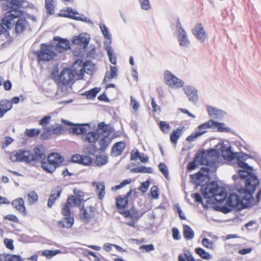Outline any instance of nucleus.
I'll use <instances>...</instances> for the list:
<instances>
[{
	"mask_svg": "<svg viewBox=\"0 0 261 261\" xmlns=\"http://www.w3.org/2000/svg\"><path fill=\"white\" fill-rule=\"evenodd\" d=\"M203 194L205 198H214L217 202L219 203L223 202L227 195L226 189L219 187L215 181H211L206 185Z\"/></svg>",
	"mask_w": 261,
	"mask_h": 261,
	"instance_id": "4",
	"label": "nucleus"
},
{
	"mask_svg": "<svg viewBox=\"0 0 261 261\" xmlns=\"http://www.w3.org/2000/svg\"><path fill=\"white\" fill-rule=\"evenodd\" d=\"M13 206L19 212L21 213L23 215H25V207L24 206V201L22 198H18L12 202Z\"/></svg>",
	"mask_w": 261,
	"mask_h": 261,
	"instance_id": "26",
	"label": "nucleus"
},
{
	"mask_svg": "<svg viewBox=\"0 0 261 261\" xmlns=\"http://www.w3.org/2000/svg\"><path fill=\"white\" fill-rule=\"evenodd\" d=\"M176 30L177 33V40L179 44L182 47H188L190 44V40L187 33L182 28L179 18H177L176 24Z\"/></svg>",
	"mask_w": 261,
	"mask_h": 261,
	"instance_id": "12",
	"label": "nucleus"
},
{
	"mask_svg": "<svg viewBox=\"0 0 261 261\" xmlns=\"http://www.w3.org/2000/svg\"><path fill=\"white\" fill-rule=\"evenodd\" d=\"M234 181L236 193L230 194L226 200V204L230 207H238L239 208H245L254 204L252 196L259 184L247 181L243 179H233Z\"/></svg>",
	"mask_w": 261,
	"mask_h": 261,
	"instance_id": "1",
	"label": "nucleus"
},
{
	"mask_svg": "<svg viewBox=\"0 0 261 261\" xmlns=\"http://www.w3.org/2000/svg\"><path fill=\"white\" fill-rule=\"evenodd\" d=\"M201 158V164L206 165L211 168V170H215L220 165L219 162V153L216 149L199 152Z\"/></svg>",
	"mask_w": 261,
	"mask_h": 261,
	"instance_id": "5",
	"label": "nucleus"
},
{
	"mask_svg": "<svg viewBox=\"0 0 261 261\" xmlns=\"http://www.w3.org/2000/svg\"><path fill=\"white\" fill-rule=\"evenodd\" d=\"M201 158L199 154V153H197L194 160L192 162H191L188 163L187 166V169L189 171H192L194 170L195 168H197L198 165L201 164Z\"/></svg>",
	"mask_w": 261,
	"mask_h": 261,
	"instance_id": "35",
	"label": "nucleus"
},
{
	"mask_svg": "<svg viewBox=\"0 0 261 261\" xmlns=\"http://www.w3.org/2000/svg\"><path fill=\"white\" fill-rule=\"evenodd\" d=\"M141 8L145 10H149L151 9V6L149 0H138Z\"/></svg>",
	"mask_w": 261,
	"mask_h": 261,
	"instance_id": "49",
	"label": "nucleus"
},
{
	"mask_svg": "<svg viewBox=\"0 0 261 261\" xmlns=\"http://www.w3.org/2000/svg\"><path fill=\"white\" fill-rule=\"evenodd\" d=\"M138 192L136 190V189H130L127 193V196L130 198V200H134L138 196Z\"/></svg>",
	"mask_w": 261,
	"mask_h": 261,
	"instance_id": "57",
	"label": "nucleus"
},
{
	"mask_svg": "<svg viewBox=\"0 0 261 261\" xmlns=\"http://www.w3.org/2000/svg\"><path fill=\"white\" fill-rule=\"evenodd\" d=\"M74 223V219L72 217H64L59 221L58 225L61 228H70Z\"/></svg>",
	"mask_w": 261,
	"mask_h": 261,
	"instance_id": "32",
	"label": "nucleus"
},
{
	"mask_svg": "<svg viewBox=\"0 0 261 261\" xmlns=\"http://www.w3.org/2000/svg\"><path fill=\"white\" fill-rule=\"evenodd\" d=\"M66 202L70 206H79L82 203V199L75 196H71L67 198Z\"/></svg>",
	"mask_w": 261,
	"mask_h": 261,
	"instance_id": "39",
	"label": "nucleus"
},
{
	"mask_svg": "<svg viewBox=\"0 0 261 261\" xmlns=\"http://www.w3.org/2000/svg\"><path fill=\"white\" fill-rule=\"evenodd\" d=\"M34 54L37 57L38 63L52 61L57 56L54 51V46L45 43L41 44L40 49L35 51Z\"/></svg>",
	"mask_w": 261,
	"mask_h": 261,
	"instance_id": "6",
	"label": "nucleus"
},
{
	"mask_svg": "<svg viewBox=\"0 0 261 261\" xmlns=\"http://www.w3.org/2000/svg\"><path fill=\"white\" fill-rule=\"evenodd\" d=\"M150 195L153 199H158L159 198L158 188L156 186H152L150 189Z\"/></svg>",
	"mask_w": 261,
	"mask_h": 261,
	"instance_id": "59",
	"label": "nucleus"
},
{
	"mask_svg": "<svg viewBox=\"0 0 261 261\" xmlns=\"http://www.w3.org/2000/svg\"><path fill=\"white\" fill-rule=\"evenodd\" d=\"M5 261H23L19 255L7 254L5 257Z\"/></svg>",
	"mask_w": 261,
	"mask_h": 261,
	"instance_id": "50",
	"label": "nucleus"
},
{
	"mask_svg": "<svg viewBox=\"0 0 261 261\" xmlns=\"http://www.w3.org/2000/svg\"><path fill=\"white\" fill-rule=\"evenodd\" d=\"M192 32L200 42H204L207 37V34L201 23L196 25L192 30Z\"/></svg>",
	"mask_w": 261,
	"mask_h": 261,
	"instance_id": "17",
	"label": "nucleus"
},
{
	"mask_svg": "<svg viewBox=\"0 0 261 261\" xmlns=\"http://www.w3.org/2000/svg\"><path fill=\"white\" fill-rule=\"evenodd\" d=\"M100 91V88H94L88 91H86L84 95H86L88 99H92L95 97L96 94Z\"/></svg>",
	"mask_w": 261,
	"mask_h": 261,
	"instance_id": "43",
	"label": "nucleus"
},
{
	"mask_svg": "<svg viewBox=\"0 0 261 261\" xmlns=\"http://www.w3.org/2000/svg\"><path fill=\"white\" fill-rule=\"evenodd\" d=\"M79 216L82 221L88 224L94 216V207L92 206H82L80 210Z\"/></svg>",
	"mask_w": 261,
	"mask_h": 261,
	"instance_id": "13",
	"label": "nucleus"
},
{
	"mask_svg": "<svg viewBox=\"0 0 261 261\" xmlns=\"http://www.w3.org/2000/svg\"><path fill=\"white\" fill-rule=\"evenodd\" d=\"M184 256L188 261H201V259H195L192 254L188 250H184Z\"/></svg>",
	"mask_w": 261,
	"mask_h": 261,
	"instance_id": "64",
	"label": "nucleus"
},
{
	"mask_svg": "<svg viewBox=\"0 0 261 261\" xmlns=\"http://www.w3.org/2000/svg\"><path fill=\"white\" fill-rule=\"evenodd\" d=\"M96 192L100 199H102L105 195V186L104 182H97L95 184Z\"/></svg>",
	"mask_w": 261,
	"mask_h": 261,
	"instance_id": "41",
	"label": "nucleus"
},
{
	"mask_svg": "<svg viewBox=\"0 0 261 261\" xmlns=\"http://www.w3.org/2000/svg\"><path fill=\"white\" fill-rule=\"evenodd\" d=\"M100 131L98 130V128L95 131L89 132L82 136L83 140L89 143H95L100 137Z\"/></svg>",
	"mask_w": 261,
	"mask_h": 261,
	"instance_id": "23",
	"label": "nucleus"
},
{
	"mask_svg": "<svg viewBox=\"0 0 261 261\" xmlns=\"http://www.w3.org/2000/svg\"><path fill=\"white\" fill-rule=\"evenodd\" d=\"M118 74V70L116 67L114 66H110V71H107L103 79V82L107 83L111 79L115 78Z\"/></svg>",
	"mask_w": 261,
	"mask_h": 261,
	"instance_id": "33",
	"label": "nucleus"
},
{
	"mask_svg": "<svg viewBox=\"0 0 261 261\" xmlns=\"http://www.w3.org/2000/svg\"><path fill=\"white\" fill-rule=\"evenodd\" d=\"M22 15L20 10H10L6 15L1 20V35L6 36L7 29H10L15 25V31L17 34L23 32L28 25V21L24 17H21Z\"/></svg>",
	"mask_w": 261,
	"mask_h": 261,
	"instance_id": "3",
	"label": "nucleus"
},
{
	"mask_svg": "<svg viewBox=\"0 0 261 261\" xmlns=\"http://www.w3.org/2000/svg\"><path fill=\"white\" fill-rule=\"evenodd\" d=\"M231 147L223 146L222 149V153L223 157L230 160H236V163L238 166L237 173L232 176V179H244L247 181V185L252 182L254 184H259V179L255 173L253 168L246 163L245 161L249 158H252L251 156L245 153H234L231 149Z\"/></svg>",
	"mask_w": 261,
	"mask_h": 261,
	"instance_id": "2",
	"label": "nucleus"
},
{
	"mask_svg": "<svg viewBox=\"0 0 261 261\" xmlns=\"http://www.w3.org/2000/svg\"><path fill=\"white\" fill-rule=\"evenodd\" d=\"M158 167L161 172L167 178L168 175V170L166 164L161 163L159 164Z\"/></svg>",
	"mask_w": 261,
	"mask_h": 261,
	"instance_id": "51",
	"label": "nucleus"
},
{
	"mask_svg": "<svg viewBox=\"0 0 261 261\" xmlns=\"http://www.w3.org/2000/svg\"><path fill=\"white\" fill-rule=\"evenodd\" d=\"M125 148V144L123 142L116 143L112 148V154L115 156L120 155Z\"/></svg>",
	"mask_w": 261,
	"mask_h": 261,
	"instance_id": "27",
	"label": "nucleus"
},
{
	"mask_svg": "<svg viewBox=\"0 0 261 261\" xmlns=\"http://www.w3.org/2000/svg\"><path fill=\"white\" fill-rule=\"evenodd\" d=\"M108 161V158L107 155L105 154H101L96 156L95 160V164L98 166H102L106 164Z\"/></svg>",
	"mask_w": 261,
	"mask_h": 261,
	"instance_id": "42",
	"label": "nucleus"
},
{
	"mask_svg": "<svg viewBox=\"0 0 261 261\" xmlns=\"http://www.w3.org/2000/svg\"><path fill=\"white\" fill-rule=\"evenodd\" d=\"M212 129L217 130L219 132H230L231 129L227 126L224 123L219 122L212 120Z\"/></svg>",
	"mask_w": 261,
	"mask_h": 261,
	"instance_id": "28",
	"label": "nucleus"
},
{
	"mask_svg": "<svg viewBox=\"0 0 261 261\" xmlns=\"http://www.w3.org/2000/svg\"><path fill=\"white\" fill-rule=\"evenodd\" d=\"M99 28L105 39L107 40L103 42L104 48L107 52L110 62L113 64L116 63V58L113 54V49L111 46L112 43V35L109 32L108 28L103 24L100 23Z\"/></svg>",
	"mask_w": 261,
	"mask_h": 261,
	"instance_id": "8",
	"label": "nucleus"
},
{
	"mask_svg": "<svg viewBox=\"0 0 261 261\" xmlns=\"http://www.w3.org/2000/svg\"><path fill=\"white\" fill-rule=\"evenodd\" d=\"M54 40L58 41L55 48L57 52L61 53L70 48V43L67 40L55 37Z\"/></svg>",
	"mask_w": 261,
	"mask_h": 261,
	"instance_id": "19",
	"label": "nucleus"
},
{
	"mask_svg": "<svg viewBox=\"0 0 261 261\" xmlns=\"http://www.w3.org/2000/svg\"><path fill=\"white\" fill-rule=\"evenodd\" d=\"M12 108V102L8 100H1V118Z\"/></svg>",
	"mask_w": 261,
	"mask_h": 261,
	"instance_id": "36",
	"label": "nucleus"
},
{
	"mask_svg": "<svg viewBox=\"0 0 261 261\" xmlns=\"http://www.w3.org/2000/svg\"><path fill=\"white\" fill-rule=\"evenodd\" d=\"M87 64L85 63L82 60H77L72 66V72L74 75V77L77 79H80L86 72Z\"/></svg>",
	"mask_w": 261,
	"mask_h": 261,
	"instance_id": "14",
	"label": "nucleus"
},
{
	"mask_svg": "<svg viewBox=\"0 0 261 261\" xmlns=\"http://www.w3.org/2000/svg\"><path fill=\"white\" fill-rule=\"evenodd\" d=\"M132 171L135 173H151L152 172V169L151 167H146L145 166H141L132 169Z\"/></svg>",
	"mask_w": 261,
	"mask_h": 261,
	"instance_id": "44",
	"label": "nucleus"
},
{
	"mask_svg": "<svg viewBox=\"0 0 261 261\" xmlns=\"http://www.w3.org/2000/svg\"><path fill=\"white\" fill-rule=\"evenodd\" d=\"M184 93L187 95L190 101L196 104L198 100V94L197 89L190 85L183 86Z\"/></svg>",
	"mask_w": 261,
	"mask_h": 261,
	"instance_id": "15",
	"label": "nucleus"
},
{
	"mask_svg": "<svg viewBox=\"0 0 261 261\" xmlns=\"http://www.w3.org/2000/svg\"><path fill=\"white\" fill-rule=\"evenodd\" d=\"M62 189L60 186L55 187L51 192V194L47 202V206L51 208L56 200L60 197Z\"/></svg>",
	"mask_w": 261,
	"mask_h": 261,
	"instance_id": "21",
	"label": "nucleus"
},
{
	"mask_svg": "<svg viewBox=\"0 0 261 261\" xmlns=\"http://www.w3.org/2000/svg\"><path fill=\"white\" fill-rule=\"evenodd\" d=\"M10 159L13 162H24L29 163L33 160L32 153L25 149H19L13 151L10 155Z\"/></svg>",
	"mask_w": 261,
	"mask_h": 261,
	"instance_id": "10",
	"label": "nucleus"
},
{
	"mask_svg": "<svg viewBox=\"0 0 261 261\" xmlns=\"http://www.w3.org/2000/svg\"><path fill=\"white\" fill-rule=\"evenodd\" d=\"M183 229V235L186 240H191L194 238V231L190 226L184 225Z\"/></svg>",
	"mask_w": 261,
	"mask_h": 261,
	"instance_id": "34",
	"label": "nucleus"
},
{
	"mask_svg": "<svg viewBox=\"0 0 261 261\" xmlns=\"http://www.w3.org/2000/svg\"><path fill=\"white\" fill-rule=\"evenodd\" d=\"M202 244L203 246L208 249H212L213 247V243L207 238H203L202 241Z\"/></svg>",
	"mask_w": 261,
	"mask_h": 261,
	"instance_id": "58",
	"label": "nucleus"
},
{
	"mask_svg": "<svg viewBox=\"0 0 261 261\" xmlns=\"http://www.w3.org/2000/svg\"><path fill=\"white\" fill-rule=\"evenodd\" d=\"M11 10H19L21 8H32L33 5L25 0H11L9 3Z\"/></svg>",
	"mask_w": 261,
	"mask_h": 261,
	"instance_id": "18",
	"label": "nucleus"
},
{
	"mask_svg": "<svg viewBox=\"0 0 261 261\" xmlns=\"http://www.w3.org/2000/svg\"><path fill=\"white\" fill-rule=\"evenodd\" d=\"M28 199L30 204H33L38 201V196L35 191H32L28 194Z\"/></svg>",
	"mask_w": 261,
	"mask_h": 261,
	"instance_id": "45",
	"label": "nucleus"
},
{
	"mask_svg": "<svg viewBox=\"0 0 261 261\" xmlns=\"http://www.w3.org/2000/svg\"><path fill=\"white\" fill-rule=\"evenodd\" d=\"M160 127L161 129L164 133H168L169 132L170 126L169 124L166 123L165 121H161L159 123Z\"/></svg>",
	"mask_w": 261,
	"mask_h": 261,
	"instance_id": "53",
	"label": "nucleus"
},
{
	"mask_svg": "<svg viewBox=\"0 0 261 261\" xmlns=\"http://www.w3.org/2000/svg\"><path fill=\"white\" fill-rule=\"evenodd\" d=\"M50 120V116H45L40 120L39 124L42 126V127H45L49 123Z\"/></svg>",
	"mask_w": 261,
	"mask_h": 261,
	"instance_id": "61",
	"label": "nucleus"
},
{
	"mask_svg": "<svg viewBox=\"0 0 261 261\" xmlns=\"http://www.w3.org/2000/svg\"><path fill=\"white\" fill-rule=\"evenodd\" d=\"M92 163L91 158L87 155H82V159L81 161V164L84 165H89Z\"/></svg>",
	"mask_w": 261,
	"mask_h": 261,
	"instance_id": "60",
	"label": "nucleus"
},
{
	"mask_svg": "<svg viewBox=\"0 0 261 261\" xmlns=\"http://www.w3.org/2000/svg\"><path fill=\"white\" fill-rule=\"evenodd\" d=\"M70 205L67 204L66 202L64 205L62 210V214L64 217H70Z\"/></svg>",
	"mask_w": 261,
	"mask_h": 261,
	"instance_id": "52",
	"label": "nucleus"
},
{
	"mask_svg": "<svg viewBox=\"0 0 261 261\" xmlns=\"http://www.w3.org/2000/svg\"><path fill=\"white\" fill-rule=\"evenodd\" d=\"M182 128L178 127L176 129H174L170 134V141L173 144H176L177 140L181 135Z\"/></svg>",
	"mask_w": 261,
	"mask_h": 261,
	"instance_id": "37",
	"label": "nucleus"
},
{
	"mask_svg": "<svg viewBox=\"0 0 261 261\" xmlns=\"http://www.w3.org/2000/svg\"><path fill=\"white\" fill-rule=\"evenodd\" d=\"M98 130L100 131V139L99 142L100 149L104 151L109 145L111 142L110 135L111 134V128L102 122L98 125Z\"/></svg>",
	"mask_w": 261,
	"mask_h": 261,
	"instance_id": "9",
	"label": "nucleus"
},
{
	"mask_svg": "<svg viewBox=\"0 0 261 261\" xmlns=\"http://www.w3.org/2000/svg\"><path fill=\"white\" fill-rule=\"evenodd\" d=\"M89 126L88 123L74 124L73 126L69 128V132L77 134L84 135L87 132L86 127Z\"/></svg>",
	"mask_w": 261,
	"mask_h": 261,
	"instance_id": "24",
	"label": "nucleus"
},
{
	"mask_svg": "<svg viewBox=\"0 0 261 261\" xmlns=\"http://www.w3.org/2000/svg\"><path fill=\"white\" fill-rule=\"evenodd\" d=\"M130 106L135 111H137L140 107L139 102L132 96H130Z\"/></svg>",
	"mask_w": 261,
	"mask_h": 261,
	"instance_id": "62",
	"label": "nucleus"
},
{
	"mask_svg": "<svg viewBox=\"0 0 261 261\" xmlns=\"http://www.w3.org/2000/svg\"><path fill=\"white\" fill-rule=\"evenodd\" d=\"M213 123L212 119H211L198 126L196 130L200 135V136L206 133L207 132V129H212V124L213 123Z\"/></svg>",
	"mask_w": 261,
	"mask_h": 261,
	"instance_id": "29",
	"label": "nucleus"
},
{
	"mask_svg": "<svg viewBox=\"0 0 261 261\" xmlns=\"http://www.w3.org/2000/svg\"><path fill=\"white\" fill-rule=\"evenodd\" d=\"M154 247L153 244L142 245L139 247L140 250H144L146 252H149L154 250Z\"/></svg>",
	"mask_w": 261,
	"mask_h": 261,
	"instance_id": "56",
	"label": "nucleus"
},
{
	"mask_svg": "<svg viewBox=\"0 0 261 261\" xmlns=\"http://www.w3.org/2000/svg\"><path fill=\"white\" fill-rule=\"evenodd\" d=\"M128 197L127 196V194L124 195L123 197L121 196H118L116 198V205L117 207L119 210H121L127 207L128 202Z\"/></svg>",
	"mask_w": 261,
	"mask_h": 261,
	"instance_id": "30",
	"label": "nucleus"
},
{
	"mask_svg": "<svg viewBox=\"0 0 261 261\" xmlns=\"http://www.w3.org/2000/svg\"><path fill=\"white\" fill-rule=\"evenodd\" d=\"M206 110L209 116L214 119H221L224 116V112L215 107L207 106Z\"/></svg>",
	"mask_w": 261,
	"mask_h": 261,
	"instance_id": "25",
	"label": "nucleus"
},
{
	"mask_svg": "<svg viewBox=\"0 0 261 261\" xmlns=\"http://www.w3.org/2000/svg\"><path fill=\"white\" fill-rule=\"evenodd\" d=\"M195 252L204 259H210L212 258V255L201 248L197 247L195 248Z\"/></svg>",
	"mask_w": 261,
	"mask_h": 261,
	"instance_id": "40",
	"label": "nucleus"
},
{
	"mask_svg": "<svg viewBox=\"0 0 261 261\" xmlns=\"http://www.w3.org/2000/svg\"><path fill=\"white\" fill-rule=\"evenodd\" d=\"M210 169L208 167H202L199 171L195 174H191L190 175L191 178L192 180L195 181L197 184L200 185V180L205 176L208 175V173L210 171Z\"/></svg>",
	"mask_w": 261,
	"mask_h": 261,
	"instance_id": "20",
	"label": "nucleus"
},
{
	"mask_svg": "<svg viewBox=\"0 0 261 261\" xmlns=\"http://www.w3.org/2000/svg\"><path fill=\"white\" fill-rule=\"evenodd\" d=\"M89 42V38L87 37L85 34H81L73 40V43L74 44L79 45L84 50L87 48Z\"/></svg>",
	"mask_w": 261,
	"mask_h": 261,
	"instance_id": "22",
	"label": "nucleus"
},
{
	"mask_svg": "<svg viewBox=\"0 0 261 261\" xmlns=\"http://www.w3.org/2000/svg\"><path fill=\"white\" fill-rule=\"evenodd\" d=\"M45 7L48 14L50 15L54 14L55 7L54 0H45Z\"/></svg>",
	"mask_w": 261,
	"mask_h": 261,
	"instance_id": "38",
	"label": "nucleus"
},
{
	"mask_svg": "<svg viewBox=\"0 0 261 261\" xmlns=\"http://www.w3.org/2000/svg\"><path fill=\"white\" fill-rule=\"evenodd\" d=\"M164 81L169 87L172 89H179L182 87L185 82L178 78L169 70H166L164 73Z\"/></svg>",
	"mask_w": 261,
	"mask_h": 261,
	"instance_id": "11",
	"label": "nucleus"
},
{
	"mask_svg": "<svg viewBox=\"0 0 261 261\" xmlns=\"http://www.w3.org/2000/svg\"><path fill=\"white\" fill-rule=\"evenodd\" d=\"M64 158L58 153H51L47 157V162H42L41 167L47 172H54L64 162Z\"/></svg>",
	"mask_w": 261,
	"mask_h": 261,
	"instance_id": "7",
	"label": "nucleus"
},
{
	"mask_svg": "<svg viewBox=\"0 0 261 261\" xmlns=\"http://www.w3.org/2000/svg\"><path fill=\"white\" fill-rule=\"evenodd\" d=\"M34 154L32 153L33 160L32 161H40L41 162L45 159L46 156L43 150L39 146H37L34 150Z\"/></svg>",
	"mask_w": 261,
	"mask_h": 261,
	"instance_id": "31",
	"label": "nucleus"
},
{
	"mask_svg": "<svg viewBox=\"0 0 261 261\" xmlns=\"http://www.w3.org/2000/svg\"><path fill=\"white\" fill-rule=\"evenodd\" d=\"M40 134V130L37 128L27 129L25 135L29 137H34Z\"/></svg>",
	"mask_w": 261,
	"mask_h": 261,
	"instance_id": "47",
	"label": "nucleus"
},
{
	"mask_svg": "<svg viewBox=\"0 0 261 261\" xmlns=\"http://www.w3.org/2000/svg\"><path fill=\"white\" fill-rule=\"evenodd\" d=\"M130 182H131V179H126L123 180V181H122L119 185L112 187V191H116V190H119V189L124 187L126 185L130 184Z\"/></svg>",
	"mask_w": 261,
	"mask_h": 261,
	"instance_id": "54",
	"label": "nucleus"
},
{
	"mask_svg": "<svg viewBox=\"0 0 261 261\" xmlns=\"http://www.w3.org/2000/svg\"><path fill=\"white\" fill-rule=\"evenodd\" d=\"M75 78L71 70L67 68L63 70L59 76L60 82L64 85L74 82Z\"/></svg>",
	"mask_w": 261,
	"mask_h": 261,
	"instance_id": "16",
	"label": "nucleus"
},
{
	"mask_svg": "<svg viewBox=\"0 0 261 261\" xmlns=\"http://www.w3.org/2000/svg\"><path fill=\"white\" fill-rule=\"evenodd\" d=\"M140 153L135 149L132 150L130 154V160L132 161H137L140 157Z\"/></svg>",
	"mask_w": 261,
	"mask_h": 261,
	"instance_id": "63",
	"label": "nucleus"
},
{
	"mask_svg": "<svg viewBox=\"0 0 261 261\" xmlns=\"http://www.w3.org/2000/svg\"><path fill=\"white\" fill-rule=\"evenodd\" d=\"M65 12H66V14H64L63 16L66 17H68L74 19V18H76V15L78 14L79 13L73 10L71 8L68 7L67 8L66 10H65Z\"/></svg>",
	"mask_w": 261,
	"mask_h": 261,
	"instance_id": "46",
	"label": "nucleus"
},
{
	"mask_svg": "<svg viewBox=\"0 0 261 261\" xmlns=\"http://www.w3.org/2000/svg\"><path fill=\"white\" fill-rule=\"evenodd\" d=\"M59 253H60V251L59 250H45L42 252V254L43 256L47 257V258H50V257L58 254Z\"/></svg>",
	"mask_w": 261,
	"mask_h": 261,
	"instance_id": "48",
	"label": "nucleus"
},
{
	"mask_svg": "<svg viewBox=\"0 0 261 261\" xmlns=\"http://www.w3.org/2000/svg\"><path fill=\"white\" fill-rule=\"evenodd\" d=\"M143 215V213H140L135 209L131 210V218L138 221Z\"/></svg>",
	"mask_w": 261,
	"mask_h": 261,
	"instance_id": "55",
	"label": "nucleus"
}]
</instances>
